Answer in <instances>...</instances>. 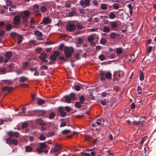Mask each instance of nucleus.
<instances>
[{
  "label": "nucleus",
  "instance_id": "1",
  "mask_svg": "<svg viewBox=\"0 0 156 156\" xmlns=\"http://www.w3.org/2000/svg\"><path fill=\"white\" fill-rule=\"evenodd\" d=\"M73 51V49L72 47L68 48L66 47L64 49V53L65 54V56L67 58L70 57Z\"/></svg>",
  "mask_w": 156,
  "mask_h": 156
},
{
  "label": "nucleus",
  "instance_id": "2",
  "mask_svg": "<svg viewBox=\"0 0 156 156\" xmlns=\"http://www.w3.org/2000/svg\"><path fill=\"white\" fill-rule=\"evenodd\" d=\"M117 21H112L109 22V28L108 27V33L109 32L110 30H115L118 27V25L117 23Z\"/></svg>",
  "mask_w": 156,
  "mask_h": 156
},
{
  "label": "nucleus",
  "instance_id": "3",
  "mask_svg": "<svg viewBox=\"0 0 156 156\" xmlns=\"http://www.w3.org/2000/svg\"><path fill=\"white\" fill-rule=\"evenodd\" d=\"M30 14V11H24L22 14V17L23 18V23H26L27 22L28 17L29 16Z\"/></svg>",
  "mask_w": 156,
  "mask_h": 156
},
{
  "label": "nucleus",
  "instance_id": "4",
  "mask_svg": "<svg viewBox=\"0 0 156 156\" xmlns=\"http://www.w3.org/2000/svg\"><path fill=\"white\" fill-rule=\"evenodd\" d=\"M13 23L15 26H19L20 24V17L19 15L15 16L13 20Z\"/></svg>",
  "mask_w": 156,
  "mask_h": 156
},
{
  "label": "nucleus",
  "instance_id": "5",
  "mask_svg": "<svg viewBox=\"0 0 156 156\" xmlns=\"http://www.w3.org/2000/svg\"><path fill=\"white\" fill-rule=\"evenodd\" d=\"M100 79L101 81H105V78L107 79V73L101 71L99 73Z\"/></svg>",
  "mask_w": 156,
  "mask_h": 156
},
{
  "label": "nucleus",
  "instance_id": "6",
  "mask_svg": "<svg viewBox=\"0 0 156 156\" xmlns=\"http://www.w3.org/2000/svg\"><path fill=\"white\" fill-rule=\"evenodd\" d=\"M66 29L69 31L74 32L76 29L75 25L73 24H70L66 26Z\"/></svg>",
  "mask_w": 156,
  "mask_h": 156
},
{
  "label": "nucleus",
  "instance_id": "7",
  "mask_svg": "<svg viewBox=\"0 0 156 156\" xmlns=\"http://www.w3.org/2000/svg\"><path fill=\"white\" fill-rule=\"evenodd\" d=\"M80 5L83 8H86L90 4V0H81L80 1Z\"/></svg>",
  "mask_w": 156,
  "mask_h": 156
},
{
  "label": "nucleus",
  "instance_id": "8",
  "mask_svg": "<svg viewBox=\"0 0 156 156\" xmlns=\"http://www.w3.org/2000/svg\"><path fill=\"white\" fill-rule=\"evenodd\" d=\"M6 141H7V143L9 145L12 144L16 145H17L18 144V141L16 139L12 140L9 138H8L6 139Z\"/></svg>",
  "mask_w": 156,
  "mask_h": 156
},
{
  "label": "nucleus",
  "instance_id": "9",
  "mask_svg": "<svg viewBox=\"0 0 156 156\" xmlns=\"http://www.w3.org/2000/svg\"><path fill=\"white\" fill-rule=\"evenodd\" d=\"M33 11L36 15L37 16L41 15L40 12L39 10V6L37 4L34 5V6Z\"/></svg>",
  "mask_w": 156,
  "mask_h": 156
},
{
  "label": "nucleus",
  "instance_id": "10",
  "mask_svg": "<svg viewBox=\"0 0 156 156\" xmlns=\"http://www.w3.org/2000/svg\"><path fill=\"white\" fill-rule=\"evenodd\" d=\"M121 75L119 73V72L116 71H114L113 75V77L114 80H118L120 77Z\"/></svg>",
  "mask_w": 156,
  "mask_h": 156
},
{
  "label": "nucleus",
  "instance_id": "11",
  "mask_svg": "<svg viewBox=\"0 0 156 156\" xmlns=\"http://www.w3.org/2000/svg\"><path fill=\"white\" fill-rule=\"evenodd\" d=\"M8 134L10 137H12L13 136L16 137H19V133L17 132H13L12 131H9L8 133Z\"/></svg>",
  "mask_w": 156,
  "mask_h": 156
},
{
  "label": "nucleus",
  "instance_id": "12",
  "mask_svg": "<svg viewBox=\"0 0 156 156\" xmlns=\"http://www.w3.org/2000/svg\"><path fill=\"white\" fill-rule=\"evenodd\" d=\"M94 37L96 38H97L98 39L99 38V37L97 35H96L95 34H93L89 36L87 38L88 41L89 42L93 41L94 40Z\"/></svg>",
  "mask_w": 156,
  "mask_h": 156
},
{
  "label": "nucleus",
  "instance_id": "13",
  "mask_svg": "<svg viewBox=\"0 0 156 156\" xmlns=\"http://www.w3.org/2000/svg\"><path fill=\"white\" fill-rule=\"evenodd\" d=\"M116 12H109L108 13V18L111 19H113L116 17V15L115 13Z\"/></svg>",
  "mask_w": 156,
  "mask_h": 156
},
{
  "label": "nucleus",
  "instance_id": "14",
  "mask_svg": "<svg viewBox=\"0 0 156 156\" xmlns=\"http://www.w3.org/2000/svg\"><path fill=\"white\" fill-rule=\"evenodd\" d=\"M61 148L60 145L58 144H56L54 146L53 151L54 152L56 153V152L60 151L61 149Z\"/></svg>",
  "mask_w": 156,
  "mask_h": 156
},
{
  "label": "nucleus",
  "instance_id": "15",
  "mask_svg": "<svg viewBox=\"0 0 156 156\" xmlns=\"http://www.w3.org/2000/svg\"><path fill=\"white\" fill-rule=\"evenodd\" d=\"M101 119H98L97 120L96 123H93L91 125V126L92 127H94L97 125H100L101 124Z\"/></svg>",
  "mask_w": 156,
  "mask_h": 156
},
{
  "label": "nucleus",
  "instance_id": "16",
  "mask_svg": "<svg viewBox=\"0 0 156 156\" xmlns=\"http://www.w3.org/2000/svg\"><path fill=\"white\" fill-rule=\"evenodd\" d=\"M51 22V20L48 17H45L44 18L42 21V22L44 25H46L50 23Z\"/></svg>",
  "mask_w": 156,
  "mask_h": 156
},
{
  "label": "nucleus",
  "instance_id": "17",
  "mask_svg": "<svg viewBox=\"0 0 156 156\" xmlns=\"http://www.w3.org/2000/svg\"><path fill=\"white\" fill-rule=\"evenodd\" d=\"M17 37L18 39V41H17L18 44H20L22 41L23 37V36L20 34H18Z\"/></svg>",
  "mask_w": 156,
  "mask_h": 156
},
{
  "label": "nucleus",
  "instance_id": "18",
  "mask_svg": "<svg viewBox=\"0 0 156 156\" xmlns=\"http://www.w3.org/2000/svg\"><path fill=\"white\" fill-rule=\"evenodd\" d=\"M146 117L141 116L140 119L139 121L140 123V125H143L145 122Z\"/></svg>",
  "mask_w": 156,
  "mask_h": 156
},
{
  "label": "nucleus",
  "instance_id": "19",
  "mask_svg": "<svg viewBox=\"0 0 156 156\" xmlns=\"http://www.w3.org/2000/svg\"><path fill=\"white\" fill-rule=\"evenodd\" d=\"M19 82L20 83L24 82L28 80V78L25 76H22L20 77L19 78Z\"/></svg>",
  "mask_w": 156,
  "mask_h": 156
},
{
  "label": "nucleus",
  "instance_id": "20",
  "mask_svg": "<svg viewBox=\"0 0 156 156\" xmlns=\"http://www.w3.org/2000/svg\"><path fill=\"white\" fill-rule=\"evenodd\" d=\"M12 55V53L11 52H8L6 53L5 59H10Z\"/></svg>",
  "mask_w": 156,
  "mask_h": 156
},
{
  "label": "nucleus",
  "instance_id": "21",
  "mask_svg": "<svg viewBox=\"0 0 156 156\" xmlns=\"http://www.w3.org/2000/svg\"><path fill=\"white\" fill-rule=\"evenodd\" d=\"M13 89V87H4L2 88V90L4 91L7 90L8 92H10Z\"/></svg>",
  "mask_w": 156,
  "mask_h": 156
},
{
  "label": "nucleus",
  "instance_id": "22",
  "mask_svg": "<svg viewBox=\"0 0 156 156\" xmlns=\"http://www.w3.org/2000/svg\"><path fill=\"white\" fill-rule=\"evenodd\" d=\"M37 100H38L37 101V104L39 105H44L45 103V101L43 100L39 99V98H37Z\"/></svg>",
  "mask_w": 156,
  "mask_h": 156
},
{
  "label": "nucleus",
  "instance_id": "23",
  "mask_svg": "<svg viewBox=\"0 0 156 156\" xmlns=\"http://www.w3.org/2000/svg\"><path fill=\"white\" fill-rule=\"evenodd\" d=\"M117 35V34L114 32L111 33L109 35V37L111 39H114Z\"/></svg>",
  "mask_w": 156,
  "mask_h": 156
},
{
  "label": "nucleus",
  "instance_id": "24",
  "mask_svg": "<svg viewBox=\"0 0 156 156\" xmlns=\"http://www.w3.org/2000/svg\"><path fill=\"white\" fill-rule=\"evenodd\" d=\"M47 56V54L45 53H43L41 54L39 56V58L40 59L42 60L45 58Z\"/></svg>",
  "mask_w": 156,
  "mask_h": 156
},
{
  "label": "nucleus",
  "instance_id": "25",
  "mask_svg": "<svg viewBox=\"0 0 156 156\" xmlns=\"http://www.w3.org/2000/svg\"><path fill=\"white\" fill-rule=\"evenodd\" d=\"M70 132V130L68 129H66L62 131L61 133L63 135H66L69 133Z\"/></svg>",
  "mask_w": 156,
  "mask_h": 156
},
{
  "label": "nucleus",
  "instance_id": "26",
  "mask_svg": "<svg viewBox=\"0 0 156 156\" xmlns=\"http://www.w3.org/2000/svg\"><path fill=\"white\" fill-rule=\"evenodd\" d=\"M34 34L38 36L39 37H41L42 36V34L41 32H40L39 31L36 30L34 32Z\"/></svg>",
  "mask_w": 156,
  "mask_h": 156
},
{
  "label": "nucleus",
  "instance_id": "27",
  "mask_svg": "<svg viewBox=\"0 0 156 156\" xmlns=\"http://www.w3.org/2000/svg\"><path fill=\"white\" fill-rule=\"evenodd\" d=\"M25 149L26 151L27 152H31L33 150L32 148L31 147L29 146H26Z\"/></svg>",
  "mask_w": 156,
  "mask_h": 156
},
{
  "label": "nucleus",
  "instance_id": "28",
  "mask_svg": "<svg viewBox=\"0 0 156 156\" xmlns=\"http://www.w3.org/2000/svg\"><path fill=\"white\" fill-rule=\"evenodd\" d=\"M127 7L129 8V13L130 15H132L133 14V12L132 11V7L131 5L130 4H128L127 5Z\"/></svg>",
  "mask_w": 156,
  "mask_h": 156
},
{
  "label": "nucleus",
  "instance_id": "29",
  "mask_svg": "<svg viewBox=\"0 0 156 156\" xmlns=\"http://www.w3.org/2000/svg\"><path fill=\"white\" fill-rule=\"evenodd\" d=\"M38 122L42 126H45L46 124L45 122L41 119H39Z\"/></svg>",
  "mask_w": 156,
  "mask_h": 156
},
{
  "label": "nucleus",
  "instance_id": "30",
  "mask_svg": "<svg viewBox=\"0 0 156 156\" xmlns=\"http://www.w3.org/2000/svg\"><path fill=\"white\" fill-rule=\"evenodd\" d=\"M18 34L15 32H12L10 33V36L11 37H17Z\"/></svg>",
  "mask_w": 156,
  "mask_h": 156
},
{
  "label": "nucleus",
  "instance_id": "31",
  "mask_svg": "<svg viewBox=\"0 0 156 156\" xmlns=\"http://www.w3.org/2000/svg\"><path fill=\"white\" fill-rule=\"evenodd\" d=\"M76 12L75 11H73L69 12L68 14V16L71 17L76 15Z\"/></svg>",
  "mask_w": 156,
  "mask_h": 156
},
{
  "label": "nucleus",
  "instance_id": "32",
  "mask_svg": "<svg viewBox=\"0 0 156 156\" xmlns=\"http://www.w3.org/2000/svg\"><path fill=\"white\" fill-rule=\"evenodd\" d=\"M112 6L113 7V8L115 9H118L119 8V5L118 3H114L112 5Z\"/></svg>",
  "mask_w": 156,
  "mask_h": 156
},
{
  "label": "nucleus",
  "instance_id": "33",
  "mask_svg": "<svg viewBox=\"0 0 156 156\" xmlns=\"http://www.w3.org/2000/svg\"><path fill=\"white\" fill-rule=\"evenodd\" d=\"M66 102L67 103H69L71 102V98L68 96H66Z\"/></svg>",
  "mask_w": 156,
  "mask_h": 156
},
{
  "label": "nucleus",
  "instance_id": "34",
  "mask_svg": "<svg viewBox=\"0 0 156 156\" xmlns=\"http://www.w3.org/2000/svg\"><path fill=\"white\" fill-rule=\"evenodd\" d=\"M81 103L78 102H75V105L76 107L77 108H80L81 107Z\"/></svg>",
  "mask_w": 156,
  "mask_h": 156
},
{
  "label": "nucleus",
  "instance_id": "35",
  "mask_svg": "<svg viewBox=\"0 0 156 156\" xmlns=\"http://www.w3.org/2000/svg\"><path fill=\"white\" fill-rule=\"evenodd\" d=\"M39 138L41 140H45L46 137L44 134L42 133L40 136Z\"/></svg>",
  "mask_w": 156,
  "mask_h": 156
},
{
  "label": "nucleus",
  "instance_id": "36",
  "mask_svg": "<svg viewBox=\"0 0 156 156\" xmlns=\"http://www.w3.org/2000/svg\"><path fill=\"white\" fill-rule=\"evenodd\" d=\"M122 52V49L120 48H116V52L118 54H121Z\"/></svg>",
  "mask_w": 156,
  "mask_h": 156
},
{
  "label": "nucleus",
  "instance_id": "37",
  "mask_svg": "<svg viewBox=\"0 0 156 156\" xmlns=\"http://www.w3.org/2000/svg\"><path fill=\"white\" fill-rule=\"evenodd\" d=\"M46 147V146L44 143H41L40 144V147L43 150L45 149Z\"/></svg>",
  "mask_w": 156,
  "mask_h": 156
},
{
  "label": "nucleus",
  "instance_id": "38",
  "mask_svg": "<svg viewBox=\"0 0 156 156\" xmlns=\"http://www.w3.org/2000/svg\"><path fill=\"white\" fill-rule=\"evenodd\" d=\"M55 114L54 112H52L49 115V118L50 119H53L55 116Z\"/></svg>",
  "mask_w": 156,
  "mask_h": 156
},
{
  "label": "nucleus",
  "instance_id": "39",
  "mask_svg": "<svg viewBox=\"0 0 156 156\" xmlns=\"http://www.w3.org/2000/svg\"><path fill=\"white\" fill-rule=\"evenodd\" d=\"M41 66L40 67V69L42 70L44 69V70H47L48 69V67L45 65H41Z\"/></svg>",
  "mask_w": 156,
  "mask_h": 156
},
{
  "label": "nucleus",
  "instance_id": "40",
  "mask_svg": "<svg viewBox=\"0 0 156 156\" xmlns=\"http://www.w3.org/2000/svg\"><path fill=\"white\" fill-rule=\"evenodd\" d=\"M140 79L141 80H143L144 78V76L142 72H141L139 75Z\"/></svg>",
  "mask_w": 156,
  "mask_h": 156
},
{
  "label": "nucleus",
  "instance_id": "41",
  "mask_svg": "<svg viewBox=\"0 0 156 156\" xmlns=\"http://www.w3.org/2000/svg\"><path fill=\"white\" fill-rule=\"evenodd\" d=\"M12 28V26L11 25L9 24L7 25L6 27L5 30L7 31L10 30Z\"/></svg>",
  "mask_w": 156,
  "mask_h": 156
},
{
  "label": "nucleus",
  "instance_id": "42",
  "mask_svg": "<svg viewBox=\"0 0 156 156\" xmlns=\"http://www.w3.org/2000/svg\"><path fill=\"white\" fill-rule=\"evenodd\" d=\"M50 59L52 61H54L56 60V57L53 55H51L50 57Z\"/></svg>",
  "mask_w": 156,
  "mask_h": 156
},
{
  "label": "nucleus",
  "instance_id": "43",
  "mask_svg": "<svg viewBox=\"0 0 156 156\" xmlns=\"http://www.w3.org/2000/svg\"><path fill=\"white\" fill-rule=\"evenodd\" d=\"M40 9L41 11L43 12H45L46 11V8L44 6H41Z\"/></svg>",
  "mask_w": 156,
  "mask_h": 156
},
{
  "label": "nucleus",
  "instance_id": "44",
  "mask_svg": "<svg viewBox=\"0 0 156 156\" xmlns=\"http://www.w3.org/2000/svg\"><path fill=\"white\" fill-rule=\"evenodd\" d=\"M80 101L81 104L83 103V101L84 100V98L83 96H81L80 98Z\"/></svg>",
  "mask_w": 156,
  "mask_h": 156
},
{
  "label": "nucleus",
  "instance_id": "45",
  "mask_svg": "<svg viewBox=\"0 0 156 156\" xmlns=\"http://www.w3.org/2000/svg\"><path fill=\"white\" fill-rule=\"evenodd\" d=\"M65 6L67 8H69L71 6V2H66L65 4Z\"/></svg>",
  "mask_w": 156,
  "mask_h": 156
},
{
  "label": "nucleus",
  "instance_id": "46",
  "mask_svg": "<svg viewBox=\"0 0 156 156\" xmlns=\"http://www.w3.org/2000/svg\"><path fill=\"white\" fill-rule=\"evenodd\" d=\"M100 42L101 44H104L106 42V40L105 38H102L101 39Z\"/></svg>",
  "mask_w": 156,
  "mask_h": 156
},
{
  "label": "nucleus",
  "instance_id": "47",
  "mask_svg": "<svg viewBox=\"0 0 156 156\" xmlns=\"http://www.w3.org/2000/svg\"><path fill=\"white\" fill-rule=\"evenodd\" d=\"M77 41L78 43H79L81 44L83 43L84 40L82 38L80 37L78 38Z\"/></svg>",
  "mask_w": 156,
  "mask_h": 156
},
{
  "label": "nucleus",
  "instance_id": "48",
  "mask_svg": "<svg viewBox=\"0 0 156 156\" xmlns=\"http://www.w3.org/2000/svg\"><path fill=\"white\" fill-rule=\"evenodd\" d=\"M133 123L134 125H135V126H138L139 125H140V122L139 121H136L135 120H134L133 122Z\"/></svg>",
  "mask_w": 156,
  "mask_h": 156
},
{
  "label": "nucleus",
  "instance_id": "49",
  "mask_svg": "<svg viewBox=\"0 0 156 156\" xmlns=\"http://www.w3.org/2000/svg\"><path fill=\"white\" fill-rule=\"evenodd\" d=\"M64 45L63 44H61L59 46V49L60 51H62L64 48Z\"/></svg>",
  "mask_w": 156,
  "mask_h": 156
},
{
  "label": "nucleus",
  "instance_id": "50",
  "mask_svg": "<svg viewBox=\"0 0 156 156\" xmlns=\"http://www.w3.org/2000/svg\"><path fill=\"white\" fill-rule=\"evenodd\" d=\"M152 48L151 46H149L147 49V52L148 53H150L152 50Z\"/></svg>",
  "mask_w": 156,
  "mask_h": 156
},
{
  "label": "nucleus",
  "instance_id": "51",
  "mask_svg": "<svg viewBox=\"0 0 156 156\" xmlns=\"http://www.w3.org/2000/svg\"><path fill=\"white\" fill-rule=\"evenodd\" d=\"M70 97L71 99L74 100L75 98V94L74 93H72L70 94Z\"/></svg>",
  "mask_w": 156,
  "mask_h": 156
},
{
  "label": "nucleus",
  "instance_id": "52",
  "mask_svg": "<svg viewBox=\"0 0 156 156\" xmlns=\"http://www.w3.org/2000/svg\"><path fill=\"white\" fill-rule=\"evenodd\" d=\"M28 86V85L25 83L22 84L20 85V87L22 88L27 87Z\"/></svg>",
  "mask_w": 156,
  "mask_h": 156
},
{
  "label": "nucleus",
  "instance_id": "53",
  "mask_svg": "<svg viewBox=\"0 0 156 156\" xmlns=\"http://www.w3.org/2000/svg\"><path fill=\"white\" fill-rule=\"evenodd\" d=\"M102 16L104 18H105V19H103V20H102L104 24H107V20L105 19V18H107V16Z\"/></svg>",
  "mask_w": 156,
  "mask_h": 156
},
{
  "label": "nucleus",
  "instance_id": "54",
  "mask_svg": "<svg viewBox=\"0 0 156 156\" xmlns=\"http://www.w3.org/2000/svg\"><path fill=\"white\" fill-rule=\"evenodd\" d=\"M53 55L56 57L59 55L60 53L58 51H55L54 52Z\"/></svg>",
  "mask_w": 156,
  "mask_h": 156
},
{
  "label": "nucleus",
  "instance_id": "55",
  "mask_svg": "<svg viewBox=\"0 0 156 156\" xmlns=\"http://www.w3.org/2000/svg\"><path fill=\"white\" fill-rule=\"evenodd\" d=\"M29 43L30 44L31 46L34 45H35L36 42L34 40H31L29 41Z\"/></svg>",
  "mask_w": 156,
  "mask_h": 156
},
{
  "label": "nucleus",
  "instance_id": "56",
  "mask_svg": "<svg viewBox=\"0 0 156 156\" xmlns=\"http://www.w3.org/2000/svg\"><path fill=\"white\" fill-rule=\"evenodd\" d=\"M101 7L103 10H105L107 8L106 5L104 4H101Z\"/></svg>",
  "mask_w": 156,
  "mask_h": 156
},
{
  "label": "nucleus",
  "instance_id": "57",
  "mask_svg": "<svg viewBox=\"0 0 156 156\" xmlns=\"http://www.w3.org/2000/svg\"><path fill=\"white\" fill-rule=\"evenodd\" d=\"M58 111L59 113H61L62 112L64 111V108L62 107H59L58 108Z\"/></svg>",
  "mask_w": 156,
  "mask_h": 156
},
{
  "label": "nucleus",
  "instance_id": "58",
  "mask_svg": "<svg viewBox=\"0 0 156 156\" xmlns=\"http://www.w3.org/2000/svg\"><path fill=\"white\" fill-rule=\"evenodd\" d=\"M142 90V88L140 86L138 87L137 88V91L138 92V93L139 94H141V91Z\"/></svg>",
  "mask_w": 156,
  "mask_h": 156
},
{
  "label": "nucleus",
  "instance_id": "59",
  "mask_svg": "<svg viewBox=\"0 0 156 156\" xmlns=\"http://www.w3.org/2000/svg\"><path fill=\"white\" fill-rule=\"evenodd\" d=\"M135 55H132L131 56V58L130 59V61L131 63L133 62L135 60V59L133 58Z\"/></svg>",
  "mask_w": 156,
  "mask_h": 156
},
{
  "label": "nucleus",
  "instance_id": "60",
  "mask_svg": "<svg viewBox=\"0 0 156 156\" xmlns=\"http://www.w3.org/2000/svg\"><path fill=\"white\" fill-rule=\"evenodd\" d=\"M75 89L76 91H79L80 89V87L79 85H76L75 87Z\"/></svg>",
  "mask_w": 156,
  "mask_h": 156
},
{
  "label": "nucleus",
  "instance_id": "61",
  "mask_svg": "<svg viewBox=\"0 0 156 156\" xmlns=\"http://www.w3.org/2000/svg\"><path fill=\"white\" fill-rule=\"evenodd\" d=\"M28 126V124L26 122H25L22 124V128L23 129L26 128Z\"/></svg>",
  "mask_w": 156,
  "mask_h": 156
},
{
  "label": "nucleus",
  "instance_id": "62",
  "mask_svg": "<svg viewBox=\"0 0 156 156\" xmlns=\"http://www.w3.org/2000/svg\"><path fill=\"white\" fill-rule=\"evenodd\" d=\"M6 71V69L5 68H2L1 69L0 72L2 73H5Z\"/></svg>",
  "mask_w": 156,
  "mask_h": 156
},
{
  "label": "nucleus",
  "instance_id": "63",
  "mask_svg": "<svg viewBox=\"0 0 156 156\" xmlns=\"http://www.w3.org/2000/svg\"><path fill=\"white\" fill-rule=\"evenodd\" d=\"M99 59L101 60H103L105 59V56L103 55H101L99 57Z\"/></svg>",
  "mask_w": 156,
  "mask_h": 156
},
{
  "label": "nucleus",
  "instance_id": "64",
  "mask_svg": "<svg viewBox=\"0 0 156 156\" xmlns=\"http://www.w3.org/2000/svg\"><path fill=\"white\" fill-rule=\"evenodd\" d=\"M43 151V150L40 147L38 148L37 149V151L40 153H41Z\"/></svg>",
  "mask_w": 156,
  "mask_h": 156
}]
</instances>
